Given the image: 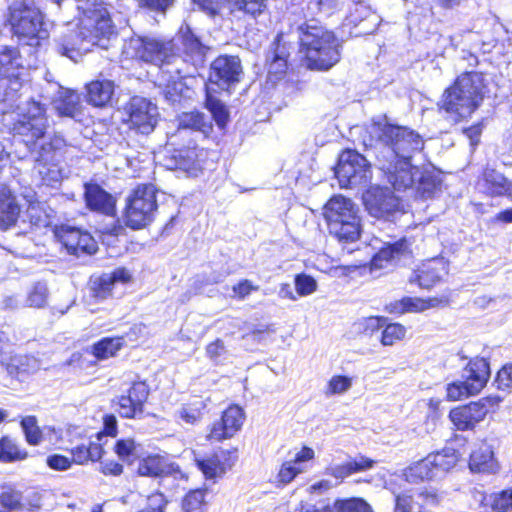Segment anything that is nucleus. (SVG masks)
Wrapping results in <instances>:
<instances>
[{"mask_svg": "<svg viewBox=\"0 0 512 512\" xmlns=\"http://www.w3.org/2000/svg\"><path fill=\"white\" fill-rule=\"evenodd\" d=\"M364 144L373 150L380 169L395 190H410L423 199L431 198L438 190L435 177L422 175L411 163L413 155L424 147V141L416 131L384 119L371 124L369 143L365 141Z\"/></svg>", "mask_w": 512, "mask_h": 512, "instance_id": "1", "label": "nucleus"}, {"mask_svg": "<svg viewBox=\"0 0 512 512\" xmlns=\"http://www.w3.org/2000/svg\"><path fill=\"white\" fill-rule=\"evenodd\" d=\"M45 108L34 100L20 107L19 119L14 123L16 135L24 137L28 149L36 153L34 170L43 184L53 186L63 177L55 161V151L62 145L60 138L51 139L46 135L48 127Z\"/></svg>", "mask_w": 512, "mask_h": 512, "instance_id": "2", "label": "nucleus"}, {"mask_svg": "<svg viewBox=\"0 0 512 512\" xmlns=\"http://www.w3.org/2000/svg\"><path fill=\"white\" fill-rule=\"evenodd\" d=\"M76 7L80 13L77 29H69L57 42V51L73 61L93 46L108 49L116 38L115 26L103 1L79 0Z\"/></svg>", "mask_w": 512, "mask_h": 512, "instance_id": "3", "label": "nucleus"}, {"mask_svg": "<svg viewBox=\"0 0 512 512\" xmlns=\"http://www.w3.org/2000/svg\"><path fill=\"white\" fill-rule=\"evenodd\" d=\"M122 52L126 58L140 59L158 66L163 74V81L167 82L165 98L171 102L178 101L183 88L181 80L192 72L177 54L172 39L133 35L125 40Z\"/></svg>", "mask_w": 512, "mask_h": 512, "instance_id": "4", "label": "nucleus"}, {"mask_svg": "<svg viewBox=\"0 0 512 512\" xmlns=\"http://www.w3.org/2000/svg\"><path fill=\"white\" fill-rule=\"evenodd\" d=\"M301 53L308 69L326 71L339 62L340 42L332 31L310 20L298 27Z\"/></svg>", "mask_w": 512, "mask_h": 512, "instance_id": "5", "label": "nucleus"}, {"mask_svg": "<svg viewBox=\"0 0 512 512\" xmlns=\"http://www.w3.org/2000/svg\"><path fill=\"white\" fill-rule=\"evenodd\" d=\"M484 76L479 72H466L457 77L453 85L445 89L438 103L453 121L470 117L484 99Z\"/></svg>", "mask_w": 512, "mask_h": 512, "instance_id": "6", "label": "nucleus"}, {"mask_svg": "<svg viewBox=\"0 0 512 512\" xmlns=\"http://www.w3.org/2000/svg\"><path fill=\"white\" fill-rule=\"evenodd\" d=\"M329 233L341 243H353L360 238L361 217L358 206L349 198L333 196L323 208Z\"/></svg>", "mask_w": 512, "mask_h": 512, "instance_id": "7", "label": "nucleus"}, {"mask_svg": "<svg viewBox=\"0 0 512 512\" xmlns=\"http://www.w3.org/2000/svg\"><path fill=\"white\" fill-rule=\"evenodd\" d=\"M9 23L19 38H27V44L36 46L40 39L47 37L43 29V16L33 0H16L9 7Z\"/></svg>", "mask_w": 512, "mask_h": 512, "instance_id": "8", "label": "nucleus"}, {"mask_svg": "<svg viewBox=\"0 0 512 512\" xmlns=\"http://www.w3.org/2000/svg\"><path fill=\"white\" fill-rule=\"evenodd\" d=\"M157 209L154 186H138L126 199L125 224L132 229H142L154 221Z\"/></svg>", "mask_w": 512, "mask_h": 512, "instance_id": "9", "label": "nucleus"}, {"mask_svg": "<svg viewBox=\"0 0 512 512\" xmlns=\"http://www.w3.org/2000/svg\"><path fill=\"white\" fill-rule=\"evenodd\" d=\"M25 67L17 47L0 46V92L4 99L14 100L23 86Z\"/></svg>", "mask_w": 512, "mask_h": 512, "instance_id": "10", "label": "nucleus"}, {"mask_svg": "<svg viewBox=\"0 0 512 512\" xmlns=\"http://www.w3.org/2000/svg\"><path fill=\"white\" fill-rule=\"evenodd\" d=\"M490 377L489 363L483 358L470 361L465 367L463 381H455L447 385V398L457 401L479 393Z\"/></svg>", "mask_w": 512, "mask_h": 512, "instance_id": "11", "label": "nucleus"}, {"mask_svg": "<svg viewBox=\"0 0 512 512\" xmlns=\"http://www.w3.org/2000/svg\"><path fill=\"white\" fill-rule=\"evenodd\" d=\"M335 175L341 188L357 187L370 179V164L357 151L345 150L339 156Z\"/></svg>", "mask_w": 512, "mask_h": 512, "instance_id": "12", "label": "nucleus"}, {"mask_svg": "<svg viewBox=\"0 0 512 512\" xmlns=\"http://www.w3.org/2000/svg\"><path fill=\"white\" fill-rule=\"evenodd\" d=\"M126 123L135 134H151L158 122L159 112L156 104L143 97H133L126 107Z\"/></svg>", "mask_w": 512, "mask_h": 512, "instance_id": "13", "label": "nucleus"}, {"mask_svg": "<svg viewBox=\"0 0 512 512\" xmlns=\"http://www.w3.org/2000/svg\"><path fill=\"white\" fill-rule=\"evenodd\" d=\"M368 213L378 219H388L400 210V200L388 187L372 186L363 194Z\"/></svg>", "mask_w": 512, "mask_h": 512, "instance_id": "14", "label": "nucleus"}, {"mask_svg": "<svg viewBox=\"0 0 512 512\" xmlns=\"http://www.w3.org/2000/svg\"><path fill=\"white\" fill-rule=\"evenodd\" d=\"M242 73L239 57L220 55L211 63L209 81L222 90H228L240 81Z\"/></svg>", "mask_w": 512, "mask_h": 512, "instance_id": "15", "label": "nucleus"}, {"mask_svg": "<svg viewBox=\"0 0 512 512\" xmlns=\"http://www.w3.org/2000/svg\"><path fill=\"white\" fill-rule=\"evenodd\" d=\"M351 6L346 17V26H351L355 36L372 34L381 22L380 16L366 0H350Z\"/></svg>", "mask_w": 512, "mask_h": 512, "instance_id": "16", "label": "nucleus"}, {"mask_svg": "<svg viewBox=\"0 0 512 512\" xmlns=\"http://www.w3.org/2000/svg\"><path fill=\"white\" fill-rule=\"evenodd\" d=\"M55 236L70 254L92 255L97 250V243L93 237L75 227L63 225L55 229Z\"/></svg>", "mask_w": 512, "mask_h": 512, "instance_id": "17", "label": "nucleus"}, {"mask_svg": "<svg viewBox=\"0 0 512 512\" xmlns=\"http://www.w3.org/2000/svg\"><path fill=\"white\" fill-rule=\"evenodd\" d=\"M237 461V450H220L202 458H195L197 467L205 478L222 477Z\"/></svg>", "mask_w": 512, "mask_h": 512, "instance_id": "18", "label": "nucleus"}, {"mask_svg": "<svg viewBox=\"0 0 512 512\" xmlns=\"http://www.w3.org/2000/svg\"><path fill=\"white\" fill-rule=\"evenodd\" d=\"M488 413L486 404L482 401L470 402L467 405L458 406L449 412V419L459 431L473 430L475 426L484 420Z\"/></svg>", "mask_w": 512, "mask_h": 512, "instance_id": "19", "label": "nucleus"}, {"mask_svg": "<svg viewBox=\"0 0 512 512\" xmlns=\"http://www.w3.org/2000/svg\"><path fill=\"white\" fill-rule=\"evenodd\" d=\"M179 39L183 47V52L186 56V59H182L192 72L189 76H192L196 72L197 68L204 64L209 48L201 42V40L188 26L181 27L179 31Z\"/></svg>", "mask_w": 512, "mask_h": 512, "instance_id": "20", "label": "nucleus"}, {"mask_svg": "<svg viewBox=\"0 0 512 512\" xmlns=\"http://www.w3.org/2000/svg\"><path fill=\"white\" fill-rule=\"evenodd\" d=\"M244 417V412L240 407L236 405L228 407L223 412L221 419L213 424L208 438L221 441L233 437L242 427Z\"/></svg>", "mask_w": 512, "mask_h": 512, "instance_id": "21", "label": "nucleus"}, {"mask_svg": "<svg viewBox=\"0 0 512 512\" xmlns=\"http://www.w3.org/2000/svg\"><path fill=\"white\" fill-rule=\"evenodd\" d=\"M148 395L149 389L144 382L134 383L128 390V395L118 398L120 415L125 418H135L141 415Z\"/></svg>", "mask_w": 512, "mask_h": 512, "instance_id": "22", "label": "nucleus"}, {"mask_svg": "<svg viewBox=\"0 0 512 512\" xmlns=\"http://www.w3.org/2000/svg\"><path fill=\"white\" fill-rule=\"evenodd\" d=\"M131 280L130 272L125 268H117L111 273H104L92 279V296L98 300H104L112 294L116 284H125Z\"/></svg>", "mask_w": 512, "mask_h": 512, "instance_id": "23", "label": "nucleus"}, {"mask_svg": "<svg viewBox=\"0 0 512 512\" xmlns=\"http://www.w3.org/2000/svg\"><path fill=\"white\" fill-rule=\"evenodd\" d=\"M447 274V267L442 260L432 259L424 263L420 269L414 271L409 278L411 284L416 283L419 287L429 289Z\"/></svg>", "mask_w": 512, "mask_h": 512, "instance_id": "24", "label": "nucleus"}, {"mask_svg": "<svg viewBox=\"0 0 512 512\" xmlns=\"http://www.w3.org/2000/svg\"><path fill=\"white\" fill-rule=\"evenodd\" d=\"M85 201L87 206L105 215H113L115 212L116 200L97 184H85Z\"/></svg>", "mask_w": 512, "mask_h": 512, "instance_id": "25", "label": "nucleus"}, {"mask_svg": "<svg viewBox=\"0 0 512 512\" xmlns=\"http://www.w3.org/2000/svg\"><path fill=\"white\" fill-rule=\"evenodd\" d=\"M20 214V207L16 197L9 187L0 183V229H8L13 226Z\"/></svg>", "mask_w": 512, "mask_h": 512, "instance_id": "26", "label": "nucleus"}, {"mask_svg": "<svg viewBox=\"0 0 512 512\" xmlns=\"http://www.w3.org/2000/svg\"><path fill=\"white\" fill-rule=\"evenodd\" d=\"M469 468L472 472L495 473L498 463L494 458L492 447L482 442L470 455Z\"/></svg>", "mask_w": 512, "mask_h": 512, "instance_id": "27", "label": "nucleus"}, {"mask_svg": "<svg viewBox=\"0 0 512 512\" xmlns=\"http://www.w3.org/2000/svg\"><path fill=\"white\" fill-rule=\"evenodd\" d=\"M409 245L406 239L398 240L392 244L382 247L372 259L373 268H385L409 254Z\"/></svg>", "mask_w": 512, "mask_h": 512, "instance_id": "28", "label": "nucleus"}, {"mask_svg": "<svg viewBox=\"0 0 512 512\" xmlns=\"http://www.w3.org/2000/svg\"><path fill=\"white\" fill-rule=\"evenodd\" d=\"M288 56L289 49L283 41V34H278L267 54L269 75L281 77L286 72Z\"/></svg>", "mask_w": 512, "mask_h": 512, "instance_id": "29", "label": "nucleus"}, {"mask_svg": "<svg viewBox=\"0 0 512 512\" xmlns=\"http://www.w3.org/2000/svg\"><path fill=\"white\" fill-rule=\"evenodd\" d=\"M179 472L178 467L169 464L167 459L160 455H149L138 462L137 474L140 476L159 477L164 474Z\"/></svg>", "mask_w": 512, "mask_h": 512, "instance_id": "30", "label": "nucleus"}, {"mask_svg": "<svg viewBox=\"0 0 512 512\" xmlns=\"http://www.w3.org/2000/svg\"><path fill=\"white\" fill-rule=\"evenodd\" d=\"M178 127L201 133L207 137L213 129L212 118L200 111L183 112L178 116Z\"/></svg>", "mask_w": 512, "mask_h": 512, "instance_id": "31", "label": "nucleus"}, {"mask_svg": "<svg viewBox=\"0 0 512 512\" xmlns=\"http://www.w3.org/2000/svg\"><path fill=\"white\" fill-rule=\"evenodd\" d=\"M87 101L96 106H105L114 92V83L110 80H94L87 84Z\"/></svg>", "mask_w": 512, "mask_h": 512, "instance_id": "32", "label": "nucleus"}, {"mask_svg": "<svg viewBox=\"0 0 512 512\" xmlns=\"http://www.w3.org/2000/svg\"><path fill=\"white\" fill-rule=\"evenodd\" d=\"M54 108L61 116L74 118L80 113V97L69 89H61L54 100Z\"/></svg>", "mask_w": 512, "mask_h": 512, "instance_id": "33", "label": "nucleus"}, {"mask_svg": "<svg viewBox=\"0 0 512 512\" xmlns=\"http://www.w3.org/2000/svg\"><path fill=\"white\" fill-rule=\"evenodd\" d=\"M438 474L436 473L434 466L432 464L431 458L429 455L424 459L415 462L410 467H408L405 471L406 479L409 482L417 483L419 481L430 480L436 477Z\"/></svg>", "mask_w": 512, "mask_h": 512, "instance_id": "34", "label": "nucleus"}, {"mask_svg": "<svg viewBox=\"0 0 512 512\" xmlns=\"http://www.w3.org/2000/svg\"><path fill=\"white\" fill-rule=\"evenodd\" d=\"M436 473L447 472L458 462L456 450L446 447L439 452L429 454Z\"/></svg>", "mask_w": 512, "mask_h": 512, "instance_id": "35", "label": "nucleus"}, {"mask_svg": "<svg viewBox=\"0 0 512 512\" xmlns=\"http://www.w3.org/2000/svg\"><path fill=\"white\" fill-rule=\"evenodd\" d=\"M123 345L122 338H103L92 346V354L99 360L113 357Z\"/></svg>", "mask_w": 512, "mask_h": 512, "instance_id": "36", "label": "nucleus"}, {"mask_svg": "<svg viewBox=\"0 0 512 512\" xmlns=\"http://www.w3.org/2000/svg\"><path fill=\"white\" fill-rule=\"evenodd\" d=\"M49 289L45 282L34 283L27 291L25 304L32 308H44L48 302Z\"/></svg>", "mask_w": 512, "mask_h": 512, "instance_id": "37", "label": "nucleus"}, {"mask_svg": "<svg viewBox=\"0 0 512 512\" xmlns=\"http://www.w3.org/2000/svg\"><path fill=\"white\" fill-rule=\"evenodd\" d=\"M26 457L27 452L21 449L14 440L8 437H3L2 439H0L1 462H14L24 460Z\"/></svg>", "mask_w": 512, "mask_h": 512, "instance_id": "38", "label": "nucleus"}, {"mask_svg": "<svg viewBox=\"0 0 512 512\" xmlns=\"http://www.w3.org/2000/svg\"><path fill=\"white\" fill-rule=\"evenodd\" d=\"M23 509L22 495L11 487H0V512Z\"/></svg>", "mask_w": 512, "mask_h": 512, "instance_id": "39", "label": "nucleus"}, {"mask_svg": "<svg viewBox=\"0 0 512 512\" xmlns=\"http://www.w3.org/2000/svg\"><path fill=\"white\" fill-rule=\"evenodd\" d=\"M204 408V402L201 399H196L193 402L183 405L179 410H177L176 415L185 423L194 425L200 421L202 417V410Z\"/></svg>", "mask_w": 512, "mask_h": 512, "instance_id": "40", "label": "nucleus"}, {"mask_svg": "<svg viewBox=\"0 0 512 512\" xmlns=\"http://www.w3.org/2000/svg\"><path fill=\"white\" fill-rule=\"evenodd\" d=\"M205 104L206 108L211 113L209 116L212 118V120H215L219 127H224L228 120V111L225 105L210 95H207Z\"/></svg>", "mask_w": 512, "mask_h": 512, "instance_id": "41", "label": "nucleus"}, {"mask_svg": "<svg viewBox=\"0 0 512 512\" xmlns=\"http://www.w3.org/2000/svg\"><path fill=\"white\" fill-rule=\"evenodd\" d=\"M21 427L25 434L26 441L30 445H38L42 441V432L37 425L35 416H26L21 421Z\"/></svg>", "mask_w": 512, "mask_h": 512, "instance_id": "42", "label": "nucleus"}, {"mask_svg": "<svg viewBox=\"0 0 512 512\" xmlns=\"http://www.w3.org/2000/svg\"><path fill=\"white\" fill-rule=\"evenodd\" d=\"M205 506V492L200 489L189 492L182 503L184 512H204Z\"/></svg>", "mask_w": 512, "mask_h": 512, "instance_id": "43", "label": "nucleus"}, {"mask_svg": "<svg viewBox=\"0 0 512 512\" xmlns=\"http://www.w3.org/2000/svg\"><path fill=\"white\" fill-rule=\"evenodd\" d=\"M344 0H307V10L310 15H330L340 7Z\"/></svg>", "mask_w": 512, "mask_h": 512, "instance_id": "44", "label": "nucleus"}, {"mask_svg": "<svg viewBox=\"0 0 512 512\" xmlns=\"http://www.w3.org/2000/svg\"><path fill=\"white\" fill-rule=\"evenodd\" d=\"M438 299H422L418 297H404L405 313L423 312L429 308L437 306Z\"/></svg>", "mask_w": 512, "mask_h": 512, "instance_id": "45", "label": "nucleus"}, {"mask_svg": "<svg viewBox=\"0 0 512 512\" xmlns=\"http://www.w3.org/2000/svg\"><path fill=\"white\" fill-rule=\"evenodd\" d=\"M196 152L194 150L178 151L174 155L175 165L170 169H180L191 173L196 169L195 165Z\"/></svg>", "mask_w": 512, "mask_h": 512, "instance_id": "46", "label": "nucleus"}, {"mask_svg": "<svg viewBox=\"0 0 512 512\" xmlns=\"http://www.w3.org/2000/svg\"><path fill=\"white\" fill-rule=\"evenodd\" d=\"M385 324V318L383 317H367L362 318L354 324V328L358 333L364 335H372L378 331Z\"/></svg>", "mask_w": 512, "mask_h": 512, "instance_id": "47", "label": "nucleus"}, {"mask_svg": "<svg viewBox=\"0 0 512 512\" xmlns=\"http://www.w3.org/2000/svg\"><path fill=\"white\" fill-rule=\"evenodd\" d=\"M405 333L406 329L403 325L398 323L389 324L382 332L381 343L384 346H391L396 341L403 339Z\"/></svg>", "mask_w": 512, "mask_h": 512, "instance_id": "48", "label": "nucleus"}, {"mask_svg": "<svg viewBox=\"0 0 512 512\" xmlns=\"http://www.w3.org/2000/svg\"><path fill=\"white\" fill-rule=\"evenodd\" d=\"M305 467L298 466L293 460L285 461L278 472L277 479L281 484L290 483L298 474L304 472Z\"/></svg>", "mask_w": 512, "mask_h": 512, "instance_id": "49", "label": "nucleus"}, {"mask_svg": "<svg viewBox=\"0 0 512 512\" xmlns=\"http://www.w3.org/2000/svg\"><path fill=\"white\" fill-rule=\"evenodd\" d=\"M337 512H373L371 506L360 498H353L336 503Z\"/></svg>", "mask_w": 512, "mask_h": 512, "instance_id": "50", "label": "nucleus"}, {"mask_svg": "<svg viewBox=\"0 0 512 512\" xmlns=\"http://www.w3.org/2000/svg\"><path fill=\"white\" fill-rule=\"evenodd\" d=\"M352 387V378L342 375L333 376L327 386L326 395L343 394Z\"/></svg>", "mask_w": 512, "mask_h": 512, "instance_id": "51", "label": "nucleus"}, {"mask_svg": "<svg viewBox=\"0 0 512 512\" xmlns=\"http://www.w3.org/2000/svg\"><path fill=\"white\" fill-rule=\"evenodd\" d=\"M295 288L299 296H308L316 291L317 282L307 274H298L295 277Z\"/></svg>", "mask_w": 512, "mask_h": 512, "instance_id": "52", "label": "nucleus"}, {"mask_svg": "<svg viewBox=\"0 0 512 512\" xmlns=\"http://www.w3.org/2000/svg\"><path fill=\"white\" fill-rule=\"evenodd\" d=\"M492 508L495 512H512V489L495 494Z\"/></svg>", "mask_w": 512, "mask_h": 512, "instance_id": "53", "label": "nucleus"}, {"mask_svg": "<svg viewBox=\"0 0 512 512\" xmlns=\"http://www.w3.org/2000/svg\"><path fill=\"white\" fill-rule=\"evenodd\" d=\"M114 450L121 460L129 461L136 455V444L133 439H121L116 442Z\"/></svg>", "mask_w": 512, "mask_h": 512, "instance_id": "54", "label": "nucleus"}, {"mask_svg": "<svg viewBox=\"0 0 512 512\" xmlns=\"http://www.w3.org/2000/svg\"><path fill=\"white\" fill-rule=\"evenodd\" d=\"M28 216L30 218V222L38 228L47 227L51 223L48 214L39 206H30L28 209Z\"/></svg>", "mask_w": 512, "mask_h": 512, "instance_id": "55", "label": "nucleus"}, {"mask_svg": "<svg viewBox=\"0 0 512 512\" xmlns=\"http://www.w3.org/2000/svg\"><path fill=\"white\" fill-rule=\"evenodd\" d=\"M167 500L161 493H154L148 496L147 504L139 512H164Z\"/></svg>", "mask_w": 512, "mask_h": 512, "instance_id": "56", "label": "nucleus"}, {"mask_svg": "<svg viewBox=\"0 0 512 512\" xmlns=\"http://www.w3.org/2000/svg\"><path fill=\"white\" fill-rule=\"evenodd\" d=\"M259 286L254 285L250 280L244 279L232 287L233 294L231 297L238 298L239 300L245 299L254 291H258Z\"/></svg>", "mask_w": 512, "mask_h": 512, "instance_id": "57", "label": "nucleus"}, {"mask_svg": "<svg viewBox=\"0 0 512 512\" xmlns=\"http://www.w3.org/2000/svg\"><path fill=\"white\" fill-rule=\"evenodd\" d=\"M496 383L500 390H512V363L504 365L498 371Z\"/></svg>", "mask_w": 512, "mask_h": 512, "instance_id": "58", "label": "nucleus"}, {"mask_svg": "<svg viewBox=\"0 0 512 512\" xmlns=\"http://www.w3.org/2000/svg\"><path fill=\"white\" fill-rule=\"evenodd\" d=\"M235 5L239 10L256 15L265 8V0H235Z\"/></svg>", "mask_w": 512, "mask_h": 512, "instance_id": "59", "label": "nucleus"}, {"mask_svg": "<svg viewBox=\"0 0 512 512\" xmlns=\"http://www.w3.org/2000/svg\"><path fill=\"white\" fill-rule=\"evenodd\" d=\"M484 178L487 183L492 185L491 192L494 194H502L505 190V178L494 171H487L484 173Z\"/></svg>", "mask_w": 512, "mask_h": 512, "instance_id": "60", "label": "nucleus"}, {"mask_svg": "<svg viewBox=\"0 0 512 512\" xmlns=\"http://www.w3.org/2000/svg\"><path fill=\"white\" fill-rule=\"evenodd\" d=\"M46 463L53 470L65 471L71 467L72 461L66 456L53 454L47 457Z\"/></svg>", "mask_w": 512, "mask_h": 512, "instance_id": "61", "label": "nucleus"}, {"mask_svg": "<svg viewBox=\"0 0 512 512\" xmlns=\"http://www.w3.org/2000/svg\"><path fill=\"white\" fill-rule=\"evenodd\" d=\"M142 7H146L152 11H165L172 5L174 0H136Z\"/></svg>", "mask_w": 512, "mask_h": 512, "instance_id": "62", "label": "nucleus"}, {"mask_svg": "<svg viewBox=\"0 0 512 512\" xmlns=\"http://www.w3.org/2000/svg\"><path fill=\"white\" fill-rule=\"evenodd\" d=\"M350 462L331 466L327 469V473L336 479H344L345 477L353 474Z\"/></svg>", "mask_w": 512, "mask_h": 512, "instance_id": "63", "label": "nucleus"}, {"mask_svg": "<svg viewBox=\"0 0 512 512\" xmlns=\"http://www.w3.org/2000/svg\"><path fill=\"white\" fill-rule=\"evenodd\" d=\"M412 497L408 494H400L396 497L395 512H410L412 509Z\"/></svg>", "mask_w": 512, "mask_h": 512, "instance_id": "64", "label": "nucleus"}]
</instances>
